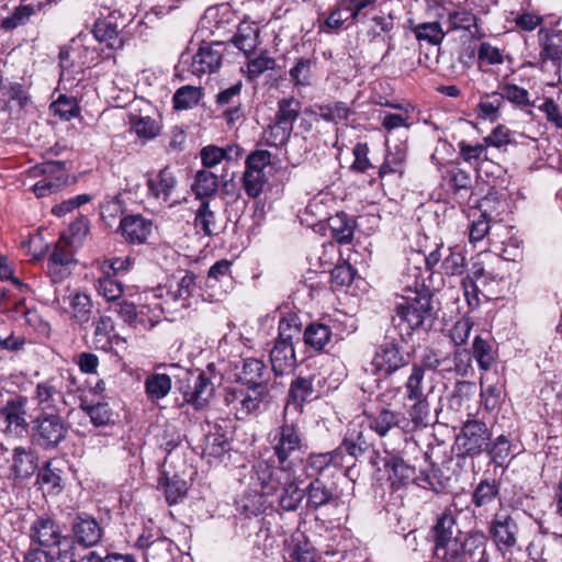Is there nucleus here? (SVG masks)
Masks as SVG:
<instances>
[{"label": "nucleus", "instance_id": "1", "mask_svg": "<svg viewBox=\"0 0 562 562\" xmlns=\"http://www.w3.org/2000/svg\"><path fill=\"white\" fill-rule=\"evenodd\" d=\"M270 446L278 464L296 468L308 450L299 417L283 413L281 425L270 434Z\"/></svg>", "mask_w": 562, "mask_h": 562}, {"label": "nucleus", "instance_id": "2", "mask_svg": "<svg viewBox=\"0 0 562 562\" xmlns=\"http://www.w3.org/2000/svg\"><path fill=\"white\" fill-rule=\"evenodd\" d=\"M293 467H278L270 464L265 460L258 461L254 465V475L251 476L255 487H259L260 495L255 499L246 498L243 508L247 515H258L265 508V496L277 495L280 488L286 484L289 477L294 473Z\"/></svg>", "mask_w": 562, "mask_h": 562}, {"label": "nucleus", "instance_id": "3", "mask_svg": "<svg viewBox=\"0 0 562 562\" xmlns=\"http://www.w3.org/2000/svg\"><path fill=\"white\" fill-rule=\"evenodd\" d=\"M431 299L427 289L416 290L413 295L404 297L396 306V325L408 335L419 328H430L436 319Z\"/></svg>", "mask_w": 562, "mask_h": 562}, {"label": "nucleus", "instance_id": "4", "mask_svg": "<svg viewBox=\"0 0 562 562\" xmlns=\"http://www.w3.org/2000/svg\"><path fill=\"white\" fill-rule=\"evenodd\" d=\"M407 364L408 361L397 345L385 342L376 349L371 361V372L386 384L384 397L393 398L402 391V386L393 385V375Z\"/></svg>", "mask_w": 562, "mask_h": 562}, {"label": "nucleus", "instance_id": "5", "mask_svg": "<svg viewBox=\"0 0 562 562\" xmlns=\"http://www.w3.org/2000/svg\"><path fill=\"white\" fill-rule=\"evenodd\" d=\"M225 401L232 409L245 418L251 414L263 412L270 403L268 385H238L227 391Z\"/></svg>", "mask_w": 562, "mask_h": 562}, {"label": "nucleus", "instance_id": "6", "mask_svg": "<svg viewBox=\"0 0 562 562\" xmlns=\"http://www.w3.org/2000/svg\"><path fill=\"white\" fill-rule=\"evenodd\" d=\"M540 47L538 68L552 77V80H560L562 67V31L542 27L538 32Z\"/></svg>", "mask_w": 562, "mask_h": 562}, {"label": "nucleus", "instance_id": "7", "mask_svg": "<svg viewBox=\"0 0 562 562\" xmlns=\"http://www.w3.org/2000/svg\"><path fill=\"white\" fill-rule=\"evenodd\" d=\"M31 538L44 548H57V558L65 562L69 550H72V540L61 535L60 526L49 517H38L31 527Z\"/></svg>", "mask_w": 562, "mask_h": 562}, {"label": "nucleus", "instance_id": "8", "mask_svg": "<svg viewBox=\"0 0 562 562\" xmlns=\"http://www.w3.org/2000/svg\"><path fill=\"white\" fill-rule=\"evenodd\" d=\"M68 425L57 413H41L34 420L33 440L43 449H55L68 434Z\"/></svg>", "mask_w": 562, "mask_h": 562}, {"label": "nucleus", "instance_id": "9", "mask_svg": "<svg viewBox=\"0 0 562 562\" xmlns=\"http://www.w3.org/2000/svg\"><path fill=\"white\" fill-rule=\"evenodd\" d=\"M179 392L187 404L195 409L204 408L215 393V384L211 375L204 371L186 372V376L179 381Z\"/></svg>", "mask_w": 562, "mask_h": 562}, {"label": "nucleus", "instance_id": "10", "mask_svg": "<svg viewBox=\"0 0 562 562\" xmlns=\"http://www.w3.org/2000/svg\"><path fill=\"white\" fill-rule=\"evenodd\" d=\"M301 110L302 104L294 97L282 98L278 101L274 121L268 126L269 137L272 138L274 145H283L290 139Z\"/></svg>", "mask_w": 562, "mask_h": 562}, {"label": "nucleus", "instance_id": "11", "mask_svg": "<svg viewBox=\"0 0 562 562\" xmlns=\"http://www.w3.org/2000/svg\"><path fill=\"white\" fill-rule=\"evenodd\" d=\"M385 468L391 470L390 480L392 486L400 488L408 484H415L425 490H436L435 482L427 470H419L417 474L416 468L407 464L400 456H391L385 461Z\"/></svg>", "mask_w": 562, "mask_h": 562}, {"label": "nucleus", "instance_id": "12", "mask_svg": "<svg viewBox=\"0 0 562 562\" xmlns=\"http://www.w3.org/2000/svg\"><path fill=\"white\" fill-rule=\"evenodd\" d=\"M195 274L187 271L180 279H173L168 288H158L151 292L153 297L164 300L157 302L154 307L161 311H170V303L179 304L181 307L189 306V299L195 289Z\"/></svg>", "mask_w": 562, "mask_h": 562}, {"label": "nucleus", "instance_id": "13", "mask_svg": "<svg viewBox=\"0 0 562 562\" xmlns=\"http://www.w3.org/2000/svg\"><path fill=\"white\" fill-rule=\"evenodd\" d=\"M53 304L57 310L68 314L80 326L91 319L92 302L90 296L82 292L69 289L56 290Z\"/></svg>", "mask_w": 562, "mask_h": 562}, {"label": "nucleus", "instance_id": "14", "mask_svg": "<svg viewBox=\"0 0 562 562\" xmlns=\"http://www.w3.org/2000/svg\"><path fill=\"white\" fill-rule=\"evenodd\" d=\"M66 376L60 374L59 376H52L44 382H41L36 386L35 398L37 406L42 413H57L65 408L66 400L64 393V380ZM67 380L71 384L76 383V379L71 375H67Z\"/></svg>", "mask_w": 562, "mask_h": 562}, {"label": "nucleus", "instance_id": "15", "mask_svg": "<svg viewBox=\"0 0 562 562\" xmlns=\"http://www.w3.org/2000/svg\"><path fill=\"white\" fill-rule=\"evenodd\" d=\"M491 437L492 434L485 423L472 419L463 424L461 434L458 436L457 441L463 449L464 453L469 456H476L487 450Z\"/></svg>", "mask_w": 562, "mask_h": 562}, {"label": "nucleus", "instance_id": "16", "mask_svg": "<svg viewBox=\"0 0 562 562\" xmlns=\"http://www.w3.org/2000/svg\"><path fill=\"white\" fill-rule=\"evenodd\" d=\"M434 555L438 562H488L484 544L470 548V543L462 541L435 547Z\"/></svg>", "mask_w": 562, "mask_h": 562}, {"label": "nucleus", "instance_id": "17", "mask_svg": "<svg viewBox=\"0 0 562 562\" xmlns=\"http://www.w3.org/2000/svg\"><path fill=\"white\" fill-rule=\"evenodd\" d=\"M527 551L536 562H562V533L541 530Z\"/></svg>", "mask_w": 562, "mask_h": 562}, {"label": "nucleus", "instance_id": "18", "mask_svg": "<svg viewBox=\"0 0 562 562\" xmlns=\"http://www.w3.org/2000/svg\"><path fill=\"white\" fill-rule=\"evenodd\" d=\"M223 60V44L203 43L198 52L191 57L188 71L196 77L216 72Z\"/></svg>", "mask_w": 562, "mask_h": 562}, {"label": "nucleus", "instance_id": "19", "mask_svg": "<svg viewBox=\"0 0 562 562\" xmlns=\"http://www.w3.org/2000/svg\"><path fill=\"white\" fill-rule=\"evenodd\" d=\"M314 382L315 376H297L292 381L289 400L283 411L284 414L300 417L303 412V404L318 396Z\"/></svg>", "mask_w": 562, "mask_h": 562}, {"label": "nucleus", "instance_id": "20", "mask_svg": "<svg viewBox=\"0 0 562 562\" xmlns=\"http://www.w3.org/2000/svg\"><path fill=\"white\" fill-rule=\"evenodd\" d=\"M45 177L33 186V192L37 198L55 193L68 182V173L64 161H47L42 166Z\"/></svg>", "mask_w": 562, "mask_h": 562}, {"label": "nucleus", "instance_id": "21", "mask_svg": "<svg viewBox=\"0 0 562 562\" xmlns=\"http://www.w3.org/2000/svg\"><path fill=\"white\" fill-rule=\"evenodd\" d=\"M106 9L109 10L108 15L94 22L92 34L98 42L106 43L109 48L121 49L124 41L120 35V30L124 27V24L117 23L115 14L117 13L120 18H123V14L120 10H111L110 7Z\"/></svg>", "mask_w": 562, "mask_h": 562}, {"label": "nucleus", "instance_id": "22", "mask_svg": "<svg viewBox=\"0 0 562 562\" xmlns=\"http://www.w3.org/2000/svg\"><path fill=\"white\" fill-rule=\"evenodd\" d=\"M74 542L81 544L86 548L97 546L103 536V528L100 522L87 513H79L71 526Z\"/></svg>", "mask_w": 562, "mask_h": 562}, {"label": "nucleus", "instance_id": "23", "mask_svg": "<svg viewBox=\"0 0 562 562\" xmlns=\"http://www.w3.org/2000/svg\"><path fill=\"white\" fill-rule=\"evenodd\" d=\"M519 532L516 518L506 513L499 512L494 515L490 524V533L497 544L512 548L517 543Z\"/></svg>", "mask_w": 562, "mask_h": 562}, {"label": "nucleus", "instance_id": "24", "mask_svg": "<svg viewBox=\"0 0 562 562\" xmlns=\"http://www.w3.org/2000/svg\"><path fill=\"white\" fill-rule=\"evenodd\" d=\"M26 400L22 396H18L7 402L1 407L0 415L4 418L7 427L4 429L8 435L22 436L27 431L29 424L25 419Z\"/></svg>", "mask_w": 562, "mask_h": 562}, {"label": "nucleus", "instance_id": "25", "mask_svg": "<svg viewBox=\"0 0 562 562\" xmlns=\"http://www.w3.org/2000/svg\"><path fill=\"white\" fill-rule=\"evenodd\" d=\"M153 229L151 221L142 215H126L120 222L119 231L122 237L130 244H144Z\"/></svg>", "mask_w": 562, "mask_h": 562}, {"label": "nucleus", "instance_id": "26", "mask_svg": "<svg viewBox=\"0 0 562 562\" xmlns=\"http://www.w3.org/2000/svg\"><path fill=\"white\" fill-rule=\"evenodd\" d=\"M138 544L145 550L146 562H176V558L181 557L178 546L168 538H158L148 543L139 539Z\"/></svg>", "mask_w": 562, "mask_h": 562}, {"label": "nucleus", "instance_id": "27", "mask_svg": "<svg viewBox=\"0 0 562 562\" xmlns=\"http://www.w3.org/2000/svg\"><path fill=\"white\" fill-rule=\"evenodd\" d=\"M370 448L364 429L361 425L350 424L340 446L336 448L340 450V457L345 458V452L352 459L363 456Z\"/></svg>", "mask_w": 562, "mask_h": 562}, {"label": "nucleus", "instance_id": "28", "mask_svg": "<svg viewBox=\"0 0 562 562\" xmlns=\"http://www.w3.org/2000/svg\"><path fill=\"white\" fill-rule=\"evenodd\" d=\"M237 376L241 385H268L269 371L262 360L246 358L241 360V368Z\"/></svg>", "mask_w": 562, "mask_h": 562}, {"label": "nucleus", "instance_id": "29", "mask_svg": "<svg viewBox=\"0 0 562 562\" xmlns=\"http://www.w3.org/2000/svg\"><path fill=\"white\" fill-rule=\"evenodd\" d=\"M177 186V178L170 167L162 168L155 178L147 180L148 193L150 196L168 201Z\"/></svg>", "mask_w": 562, "mask_h": 562}, {"label": "nucleus", "instance_id": "30", "mask_svg": "<svg viewBox=\"0 0 562 562\" xmlns=\"http://www.w3.org/2000/svg\"><path fill=\"white\" fill-rule=\"evenodd\" d=\"M270 362L276 375H283L290 372L296 362L294 346L276 340L270 351Z\"/></svg>", "mask_w": 562, "mask_h": 562}, {"label": "nucleus", "instance_id": "31", "mask_svg": "<svg viewBox=\"0 0 562 562\" xmlns=\"http://www.w3.org/2000/svg\"><path fill=\"white\" fill-rule=\"evenodd\" d=\"M459 533L454 516L451 513H442L434 527L435 547H447L452 541H461L458 538Z\"/></svg>", "mask_w": 562, "mask_h": 562}, {"label": "nucleus", "instance_id": "32", "mask_svg": "<svg viewBox=\"0 0 562 562\" xmlns=\"http://www.w3.org/2000/svg\"><path fill=\"white\" fill-rule=\"evenodd\" d=\"M232 42L240 52L248 56L259 45V27L255 23H240Z\"/></svg>", "mask_w": 562, "mask_h": 562}, {"label": "nucleus", "instance_id": "33", "mask_svg": "<svg viewBox=\"0 0 562 562\" xmlns=\"http://www.w3.org/2000/svg\"><path fill=\"white\" fill-rule=\"evenodd\" d=\"M305 496V491L299 487L297 479L294 473L289 477L278 493L280 507L286 512H294L299 508Z\"/></svg>", "mask_w": 562, "mask_h": 562}, {"label": "nucleus", "instance_id": "34", "mask_svg": "<svg viewBox=\"0 0 562 562\" xmlns=\"http://www.w3.org/2000/svg\"><path fill=\"white\" fill-rule=\"evenodd\" d=\"M218 190V177L206 170L202 169L196 171L193 182L191 184V191L196 199L202 201H209V198L215 195Z\"/></svg>", "mask_w": 562, "mask_h": 562}, {"label": "nucleus", "instance_id": "35", "mask_svg": "<svg viewBox=\"0 0 562 562\" xmlns=\"http://www.w3.org/2000/svg\"><path fill=\"white\" fill-rule=\"evenodd\" d=\"M406 398H428L434 386L426 382V374L419 367H412L411 373L404 383Z\"/></svg>", "mask_w": 562, "mask_h": 562}, {"label": "nucleus", "instance_id": "36", "mask_svg": "<svg viewBox=\"0 0 562 562\" xmlns=\"http://www.w3.org/2000/svg\"><path fill=\"white\" fill-rule=\"evenodd\" d=\"M158 487L165 493L166 501L172 505L182 499L188 491L187 482L177 474L169 475L162 471L158 480Z\"/></svg>", "mask_w": 562, "mask_h": 562}, {"label": "nucleus", "instance_id": "37", "mask_svg": "<svg viewBox=\"0 0 562 562\" xmlns=\"http://www.w3.org/2000/svg\"><path fill=\"white\" fill-rule=\"evenodd\" d=\"M413 367H419L425 373L426 370L435 371L441 369L442 371H449L451 368V359L449 353L443 352L439 348L427 347L422 356L418 363H414Z\"/></svg>", "mask_w": 562, "mask_h": 562}, {"label": "nucleus", "instance_id": "38", "mask_svg": "<svg viewBox=\"0 0 562 562\" xmlns=\"http://www.w3.org/2000/svg\"><path fill=\"white\" fill-rule=\"evenodd\" d=\"M12 461V470L16 477H30L37 469L36 457L30 449L22 447L14 448Z\"/></svg>", "mask_w": 562, "mask_h": 562}, {"label": "nucleus", "instance_id": "39", "mask_svg": "<svg viewBox=\"0 0 562 562\" xmlns=\"http://www.w3.org/2000/svg\"><path fill=\"white\" fill-rule=\"evenodd\" d=\"M344 457H340V450H333L323 453H311L306 459V468L313 470L314 474L323 473L329 467L341 468Z\"/></svg>", "mask_w": 562, "mask_h": 562}, {"label": "nucleus", "instance_id": "40", "mask_svg": "<svg viewBox=\"0 0 562 562\" xmlns=\"http://www.w3.org/2000/svg\"><path fill=\"white\" fill-rule=\"evenodd\" d=\"M304 491L307 497L306 505L314 510L329 504L334 497L333 491L319 479L312 481Z\"/></svg>", "mask_w": 562, "mask_h": 562}, {"label": "nucleus", "instance_id": "41", "mask_svg": "<svg viewBox=\"0 0 562 562\" xmlns=\"http://www.w3.org/2000/svg\"><path fill=\"white\" fill-rule=\"evenodd\" d=\"M231 449L227 438L221 432L209 434L203 442V457L207 462L218 461Z\"/></svg>", "mask_w": 562, "mask_h": 562}, {"label": "nucleus", "instance_id": "42", "mask_svg": "<svg viewBox=\"0 0 562 562\" xmlns=\"http://www.w3.org/2000/svg\"><path fill=\"white\" fill-rule=\"evenodd\" d=\"M328 226L333 238L339 244L351 241L353 236V222L345 213H337L328 218Z\"/></svg>", "mask_w": 562, "mask_h": 562}, {"label": "nucleus", "instance_id": "43", "mask_svg": "<svg viewBox=\"0 0 562 562\" xmlns=\"http://www.w3.org/2000/svg\"><path fill=\"white\" fill-rule=\"evenodd\" d=\"M170 390L171 379L168 374L154 373L148 375L145 380V391L147 397L153 402H157L166 397Z\"/></svg>", "mask_w": 562, "mask_h": 562}, {"label": "nucleus", "instance_id": "44", "mask_svg": "<svg viewBox=\"0 0 562 562\" xmlns=\"http://www.w3.org/2000/svg\"><path fill=\"white\" fill-rule=\"evenodd\" d=\"M406 401L412 402L406 411L409 417L407 424H413L414 429L426 427L430 415L428 398H406Z\"/></svg>", "mask_w": 562, "mask_h": 562}, {"label": "nucleus", "instance_id": "45", "mask_svg": "<svg viewBox=\"0 0 562 562\" xmlns=\"http://www.w3.org/2000/svg\"><path fill=\"white\" fill-rule=\"evenodd\" d=\"M303 338L307 346L319 351L329 342L331 330L327 325L313 323L305 328Z\"/></svg>", "mask_w": 562, "mask_h": 562}, {"label": "nucleus", "instance_id": "46", "mask_svg": "<svg viewBox=\"0 0 562 562\" xmlns=\"http://www.w3.org/2000/svg\"><path fill=\"white\" fill-rule=\"evenodd\" d=\"M317 114L326 122L339 124L347 122L353 111L342 101H335L331 103L319 105Z\"/></svg>", "mask_w": 562, "mask_h": 562}, {"label": "nucleus", "instance_id": "47", "mask_svg": "<svg viewBox=\"0 0 562 562\" xmlns=\"http://www.w3.org/2000/svg\"><path fill=\"white\" fill-rule=\"evenodd\" d=\"M499 494V486L495 480H482L473 490L472 503L476 507L492 504Z\"/></svg>", "mask_w": 562, "mask_h": 562}, {"label": "nucleus", "instance_id": "48", "mask_svg": "<svg viewBox=\"0 0 562 562\" xmlns=\"http://www.w3.org/2000/svg\"><path fill=\"white\" fill-rule=\"evenodd\" d=\"M203 97L202 89L194 86H183L179 88L172 98L176 110H189L198 105Z\"/></svg>", "mask_w": 562, "mask_h": 562}, {"label": "nucleus", "instance_id": "49", "mask_svg": "<svg viewBox=\"0 0 562 562\" xmlns=\"http://www.w3.org/2000/svg\"><path fill=\"white\" fill-rule=\"evenodd\" d=\"M412 32L419 42L425 41L431 45H439L446 36L439 22L416 24Z\"/></svg>", "mask_w": 562, "mask_h": 562}, {"label": "nucleus", "instance_id": "50", "mask_svg": "<svg viewBox=\"0 0 562 562\" xmlns=\"http://www.w3.org/2000/svg\"><path fill=\"white\" fill-rule=\"evenodd\" d=\"M278 330L279 334L276 340L293 346L294 339L299 340L301 335L299 317L295 314H289L282 317L279 322Z\"/></svg>", "mask_w": 562, "mask_h": 562}, {"label": "nucleus", "instance_id": "51", "mask_svg": "<svg viewBox=\"0 0 562 562\" xmlns=\"http://www.w3.org/2000/svg\"><path fill=\"white\" fill-rule=\"evenodd\" d=\"M194 226L206 236L215 234L216 216L210 207V201H202L195 212Z\"/></svg>", "mask_w": 562, "mask_h": 562}, {"label": "nucleus", "instance_id": "52", "mask_svg": "<svg viewBox=\"0 0 562 562\" xmlns=\"http://www.w3.org/2000/svg\"><path fill=\"white\" fill-rule=\"evenodd\" d=\"M472 349L473 357L475 358L480 369L487 371L495 360L492 345L481 336H476L474 338Z\"/></svg>", "mask_w": 562, "mask_h": 562}, {"label": "nucleus", "instance_id": "53", "mask_svg": "<svg viewBox=\"0 0 562 562\" xmlns=\"http://www.w3.org/2000/svg\"><path fill=\"white\" fill-rule=\"evenodd\" d=\"M400 423L398 414L384 408L371 419L370 428L376 431L381 437H384L392 428L400 426Z\"/></svg>", "mask_w": 562, "mask_h": 562}, {"label": "nucleus", "instance_id": "54", "mask_svg": "<svg viewBox=\"0 0 562 562\" xmlns=\"http://www.w3.org/2000/svg\"><path fill=\"white\" fill-rule=\"evenodd\" d=\"M499 89L504 100H508L518 108L533 106V103L530 101L529 92L526 89L515 83H503L499 86Z\"/></svg>", "mask_w": 562, "mask_h": 562}, {"label": "nucleus", "instance_id": "55", "mask_svg": "<svg viewBox=\"0 0 562 562\" xmlns=\"http://www.w3.org/2000/svg\"><path fill=\"white\" fill-rule=\"evenodd\" d=\"M131 124L138 137L151 139L155 138L159 132L160 126L156 120L150 116H131Z\"/></svg>", "mask_w": 562, "mask_h": 562}, {"label": "nucleus", "instance_id": "56", "mask_svg": "<svg viewBox=\"0 0 562 562\" xmlns=\"http://www.w3.org/2000/svg\"><path fill=\"white\" fill-rule=\"evenodd\" d=\"M267 175L245 170L241 177L243 188L250 199L258 198L267 183Z\"/></svg>", "mask_w": 562, "mask_h": 562}, {"label": "nucleus", "instance_id": "57", "mask_svg": "<svg viewBox=\"0 0 562 562\" xmlns=\"http://www.w3.org/2000/svg\"><path fill=\"white\" fill-rule=\"evenodd\" d=\"M50 110L63 120L69 121L79 114L77 101L72 97L60 94L56 101L50 104Z\"/></svg>", "mask_w": 562, "mask_h": 562}, {"label": "nucleus", "instance_id": "58", "mask_svg": "<svg viewBox=\"0 0 562 562\" xmlns=\"http://www.w3.org/2000/svg\"><path fill=\"white\" fill-rule=\"evenodd\" d=\"M35 13V8L32 4L20 5L14 9L12 14L1 22V27L4 30H13L22 26L29 22L31 16Z\"/></svg>", "mask_w": 562, "mask_h": 562}, {"label": "nucleus", "instance_id": "59", "mask_svg": "<svg viewBox=\"0 0 562 562\" xmlns=\"http://www.w3.org/2000/svg\"><path fill=\"white\" fill-rule=\"evenodd\" d=\"M95 286L98 293L106 301H115L123 294V284L110 276L99 278Z\"/></svg>", "mask_w": 562, "mask_h": 562}, {"label": "nucleus", "instance_id": "60", "mask_svg": "<svg viewBox=\"0 0 562 562\" xmlns=\"http://www.w3.org/2000/svg\"><path fill=\"white\" fill-rule=\"evenodd\" d=\"M271 164V153L266 149L251 151L245 160V170L266 173V168Z\"/></svg>", "mask_w": 562, "mask_h": 562}, {"label": "nucleus", "instance_id": "61", "mask_svg": "<svg viewBox=\"0 0 562 562\" xmlns=\"http://www.w3.org/2000/svg\"><path fill=\"white\" fill-rule=\"evenodd\" d=\"M448 255L442 258L441 270L448 276L461 274L464 270L465 258L460 251L447 249Z\"/></svg>", "mask_w": 562, "mask_h": 562}, {"label": "nucleus", "instance_id": "62", "mask_svg": "<svg viewBox=\"0 0 562 562\" xmlns=\"http://www.w3.org/2000/svg\"><path fill=\"white\" fill-rule=\"evenodd\" d=\"M81 409L90 417L94 426H104L111 420V409L108 403L81 405Z\"/></svg>", "mask_w": 562, "mask_h": 562}, {"label": "nucleus", "instance_id": "63", "mask_svg": "<svg viewBox=\"0 0 562 562\" xmlns=\"http://www.w3.org/2000/svg\"><path fill=\"white\" fill-rule=\"evenodd\" d=\"M313 61L307 58H301L290 70V78L295 86H308L312 78Z\"/></svg>", "mask_w": 562, "mask_h": 562}, {"label": "nucleus", "instance_id": "64", "mask_svg": "<svg viewBox=\"0 0 562 562\" xmlns=\"http://www.w3.org/2000/svg\"><path fill=\"white\" fill-rule=\"evenodd\" d=\"M491 217L486 212H481L477 217L472 220L469 228V238L472 244L483 240L491 228Z\"/></svg>", "mask_w": 562, "mask_h": 562}]
</instances>
